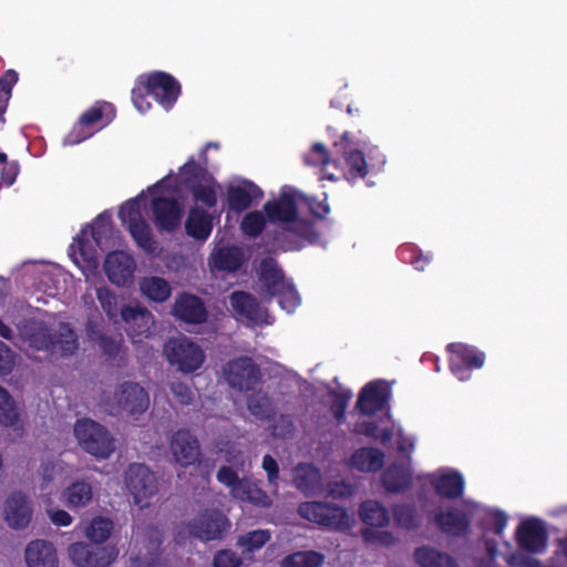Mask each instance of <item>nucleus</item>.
<instances>
[{
  "instance_id": "f257e3e1",
  "label": "nucleus",
  "mask_w": 567,
  "mask_h": 567,
  "mask_svg": "<svg viewBox=\"0 0 567 567\" xmlns=\"http://www.w3.org/2000/svg\"><path fill=\"white\" fill-rule=\"evenodd\" d=\"M392 441L395 452L392 455V494H395L412 486V454L415 451L416 437L392 421Z\"/></svg>"
},
{
  "instance_id": "f03ea898",
  "label": "nucleus",
  "mask_w": 567,
  "mask_h": 567,
  "mask_svg": "<svg viewBox=\"0 0 567 567\" xmlns=\"http://www.w3.org/2000/svg\"><path fill=\"white\" fill-rule=\"evenodd\" d=\"M74 435L79 444L95 457L107 458L115 450L114 439L107 429L92 420L78 421Z\"/></svg>"
},
{
  "instance_id": "7ed1b4c3",
  "label": "nucleus",
  "mask_w": 567,
  "mask_h": 567,
  "mask_svg": "<svg viewBox=\"0 0 567 567\" xmlns=\"http://www.w3.org/2000/svg\"><path fill=\"white\" fill-rule=\"evenodd\" d=\"M115 117L114 106L104 101L95 102L83 112L66 136L70 144H79L89 138L99 128L104 127Z\"/></svg>"
},
{
  "instance_id": "20e7f679",
  "label": "nucleus",
  "mask_w": 567,
  "mask_h": 567,
  "mask_svg": "<svg viewBox=\"0 0 567 567\" xmlns=\"http://www.w3.org/2000/svg\"><path fill=\"white\" fill-rule=\"evenodd\" d=\"M110 414L126 412L131 415L144 413L150 405L147 392L135 382L120 384L112 396L104 400Z\"/></svg>"
},
{
  "instance_id": "39448f33",
  "label": "nucleus",
  "mask_w": 567,
  "mask_h": 567,
  "mask_svg": "<svg viewBox=\"0 0 567 567\" xmlns=\"http://www.w3.org/2000/svg\"><path fill=\"white\" fill-rule=\"evenodd\" d=\"M124 483L141 508L150 505V499L158 492V481L154 472L142 463H132L124 472Z\"/></svg>"
},
{
  "instance_id": "423d86ee",
  "label": "nucleus",
  "mask_w": 567,
  "mask_h": 567,
  "mask_svg": "<svg viewBox=\"0 0 567 567\" xmlns=\"http://www.w3.org/2000/svg\"><path fill=\"white\" fill-rule=\"evenodd\" d=\"M217 480L230 488L233 497L243 502L251 503L264 508L270 507L271 498L259 488L256 483L248 478H239L231 466H221L217 472Z\"/></svg>"
},
{
  "instance_id": "0eeeda50",
  "label": "nucleus",
  "mask_w": 567,
  "mask_h": 567,
  "mask_svg": "<svg viewBox=\"0 0 567 567\" xmlns=\"http://www.w3.org/2000/svg\"><path fill=\"white\" fill-rule=\"evenodd\" d=\"M472 509L458 508L456 506L439 507L427 514V520L442 534L463 538L471 532Z\"/></svg>"
},
{
  "instance_id": "6e6552de",
  "label": "nucleus",
  "mask_w": 567,
  "mask_h": 567,
  "mask_svg": "<svg viewBox=\"0 0 567 567\" xmlns=\"http://www.w3.org/2000/svg\"><path fill=\"white\" fill-rule=\"evenodd\" d=\"M360 519L369 527L364 528L361 534L363 539L373 545L390 544V534L385 530L375 529L384 526L388 520V509L378 501H365L360 505Z\"/></svg>"
},
{
  "instance_id": "1a4fd4ad",
  "label": "nucleus",
  "mask_w": 567,
  "mask_h": 567,
  "mask_svg": "<svg viewBox=\"0 0 567 567\" xmlns=\"http://www.w3.org/2000/svg\"><path fill=\"white\" fill-rule=\"evenodd\" d=\"M298 514L319 525L332 529H344L349 527V517L347 512L339 507L320 502L301 503L298 507Z\"/></svg>"
},
{
  "instance_id": "9d476101",
  "label": "nucleus",
  "mask_w": 567,
  "mask_h": 567,
  "mask_svg": "<svg viewBox=\"0 0 567 567\" xmlns=\"http://www.w3.org/2000/svg\"><path fill=\"white\" fill-rule=\"evenodd\" d=\"M68 553L76 567H109L118 555L114 546H94L86 543L70 545Z\"/></svg>"
},
{
  "instance_id": "9b49d317",
  "label": "nucleus",
  "mask_w": 567,
  "mask_h": 567,
  "mask_svg": "<svg viewBox=\"0 0 567 567\" xmlns=\"http://www.w3.org/2000/svg\"><path fill=\"white\" fill-rule=\"evenodd\" d=\"M226 382L238 391H249L261 378L258 365L251 357H237L230 360L223 370Z\"/></svg>"
},
{
  "instance_id": "f8f14e48",
  "label": "nucleus",
  "mask_w": 567,
  "mask_h": 567,
  "mask_svg": "<svg viewBox=\"0 0 567 567\" xmlns=\"http://www.w3.org/2000/svg\"><path fill=\"white\" fill-rule=\"evenodd\" d=\"M142 76L151 96L165 110H171L182 93L178 81L172 74L163 71H155Z\"/></svg>"
},
{
  "instance_id": "ddd939ff",
  "label": "nucleus",
  "mask_w": 567,
  "mask_h": 567,
  "mask_svg": "<svg viewBox=\"0 0 567 567\" xmlns=\"http://www.w3.org/2000/svg\"><path fill=\"white\" fill-rule=\"evenodd\" d=\"M229 527L227 517L217 509L205 511L188 524L189 534L205 542L220 539Z\"/></svg>"
},
{
  "instance_id": "4468645a",
  "label": "nucleus",
  "mask_w": 567,
  "mask_h": 567,
  "mask_svg": "<svg viewBox=\"0 0 567 567\" xmlns=\"http://www.w3.org/2000/svg\"><path fill=\"white\" fill-rule=\"evenodd\" d=\"M229 303L237 320L246 324H270L268 311L251 293L243 290L231 292Z\"/></svg>"
},
{
  "instance_id": "2eb2a0df",
  "label": "nucleus",
  "mask_w": 567,
  "mask_h": 567,
  "mask_svg": "<svg viewBox=\"0 0 567 567\" xmlns=\"http://www.w3.org/2000/svg\"><path fill=\"white\" fill-rule=\"evenodd\" d=\"M515 539L519 549L529 554H539L547 547L548 533L542 519L529 517L517 526Z\"/></svg>"
},
{
  "instance_id": "dca6fc26",
  "label": "nucleus",
  "mask_w": 567,
  "mask_h": 567,
  "mask_svg": "<svg viewBox=\"0 0 567 567\" xmlns=\"http://www.w3.org/2000/svg\"><path fill=\"white\" fill-rule=\"evenodd\" d=\"M154 224L159 231L173 233L182 221L183 206L174 197L158 196L151 200Z\"/></svg>"
},
{
  "instance_id": "f3484780",
  "label": "nucleus",
  "mask_w": 567,
  "mask_h": 567,
  "mask_svg": "<svg viewBox=\"0 0 567 567\" xmlns=\"http://www.w3.org/2000/svg\"><path fill=\"white\" fill-rule=\"evenodd\" d=\"M172 315L176 320L186 324H202L208 319V311L203 299L185 291L175 297Z\"/></svg>"
},
{
  "instance_id": "a211bd4d",
  "label": "nucleus",
  "mask_w": 567,
  "mask_h": 567,
  "mask_svg": "<svg viewBox=\"0 0 567 567\" xmlns=\"http://www.w3.org/2000/svg\"><path fill=\"white\" fill-rule=\"evenodd\" d=\"M295 190H284L277 199L268 200L264 205V213L272 224L295 221L298 217V204Z\"/></svg>"
},
{
  "instance_id": "6ab92c4d",
  "label": "nucleus",
  "mask_w": 567,
  "mask_h": 567,
  "mask_svg": "<svg viewBox=\"0 0 567 567\" xmlns=\"http://www.w3.org/2000/svg\"><path fill=\"white\" fill-rule=\"evenodd\" d=\"M103 267L112 284L126 286L133 279L136 265L131 255L122 250H115L107 254Z\"/></svg>"
},
{
  "instance_id": "aec40b11",
  "label": "nucleus",
  "mask_w": 567,
  "mask_h": 567,
  "mask_svg": "<svg viewBox=\"0 0 567 567\" xmlns=\"http://www.w3.org/2000/svg\"><path fill=\"white\" fill-rule=\"evenodd\" d=\"M277 239L282 243L285 250H298L302 247L299 240L313 244L319 239V234L312 221L297 217L284 228Z\"/></svg>"
},
{
  "instance_id": "412c9836",
  "label": "nucleus",
  "mask_w": 567,
  "mask_h": 567,
  "mask_svg": "<svg viewBox=\"0 0 567 567\" xmlns=\"http://www.w3.org/2000/svg\"><path fill=\"white\" fill-rule=\"evenodd\" d=\"M32 513L31 502L21 492H13L4 502L3 518L13 529H24L31 522Z\"/></svg>"
},
{
  "instance_id": "4be33fe9",
  "label": "nucleus",
  "mask_w": 567,
  "mask_h": 567,
  "mask_svg": "<svg viewBox=\"0 0 567 567\" xmlns=\"http://www.w3.org/2000/svg\"><path fill=\"white\" fill-rule=\"evenodd\" d=\"M171 452L174 461L183 467L199 461L200 447L198 440L188 431H177L171 440Z\"/></svg>"
},
{
  "instance_id": "5701e85b",
  "label": "nucleus",
  "mask_w": 567,
  "mask_h": 567,
  "mask_svg": "<svg viewBox=\"0 0 567 567\" xmlns=\"http://www.w3.org/2000/svg\"><path fill=\"white\" fill-rule=\"evenodd\" d=\"M262 196L264 192L261 188L250 181H244L238 185H230L226 190L228 210L236 214L243 213Z\"/></svg>"
},
{
  "instance_id": "b1692460",
  "label": "nucleus",
  "mask_w": 567,
  "mask_h": 567,
  "mask_svg": "<svg viewBox=\"0 0 567 567\" xmlns=\"http://www.w3.org/2000/svg\"><path fill=\"white\" fill-rule=\"evenodd\" d=\"M429 482L436 495L446 499H457L464 494L465 481L457 471L435 472L429 475Z\"/></svg>"
},
{
  "instance_id": "393cba45",
  "label": "nucleus",
  "mask_w": 567,
  "mask_h": 567,
  "mask_svg": "<svg viewBox=\"0 0 567 567\" xmlns=\"http://www.w3.org/2000/svg\"><path fill=\"white\" fill-rule=\"evenodd\" d=\"M389 396L385 381L368 383L360 392L355 408L365 415H372L381 411Z\"/></svg>"
},
{
  "instance_id": "a878e982",
  "label": "nucleus",
  "mask_w": 567,
  "mask_h": 567,
  "mask_svg": "<svg viewBox=\"0 0 567 567\" xmlns=\"http://www.w3.org/2000/svg\"><path fill=\"white\" fill-rule=\"evenodd\" d=\"M24 560L27 567H59L53 544L44 539H35L27 545Z\"/></svg>"
},
{
  "instance_id": "bb28decb",
  "label": "nucleus",
  "mask_w": 567,
  "mask_h": 567,
  "mask_svg": "<svg viewBox=\"0 0 567 567\" xmlns=\"http://www.w3.org/2000/svg\"><path fill=\"white\" fill-rule=\"evenodd\" d=\"M293 483L306 496H316L323 491L321 474L310 464H299L295 468Z\"/></svg>"
},
{
  "instance_id": "cd10ccee",
  "label": "nucleus",
  "mask_w": 567,
  "mask_h": 567,
  "mask_svg": "<svg viewBox=\"0 0 567 567\" xmlns=\"http://www.w3.org/2000/svg\"><path fill=\"white\" fill-rule=\"evenodd\" d=\"M259 280L261 282L262 291L269 298H274L275 291L287 282L284 271L279 267L278 262L271 257H266L261 260Z\"/></svg>"
},
{
  "instance_id": "c85d7f7f",
  "label": "nucleus",
  "mask_w": 567,
  "mask_h": 567,
  "mask_svg": "<svg viewBox=\"0 0 567 567\" xmlns=\"http://www.w3.org/2000/svg\"><path fill=\"white\" fill-rule=\"evenodd\" d=\"M120 313L133 337H142L150 331L153 316L146 308L124 306Z\"/></svg>"
},
{
  "instance_id": "c756f323",
  "label": "nucleus",
  "mask_w": 567,
  "mask_h": 567,
  "mask_svg": "<svg viewBox=\"0 0 567 567\" xmlns=\"http://www.w3.org/2000/svg\"><path fill=\"white\" fill-rule=\"evenodd\" d=\"M181 185L187 190L199 186L204 183L214 182L213 175L208 172L207 162L197 163L194 156L179 168Z\"/></svg>"
},
{
  "instance_id": "7c9ffc66",
  "label": "nucleus",
  "mask_w": 567,
  "mask_h": 567,
  "mask_svg": "<svg viewBox=\"0 0 567 567\" xmlns=\"http://www.w3.org/2000/svg\"><path fill=\"white\" fill-rule=\"evenodd\" d=\"M185 230L189 237L205 241L213 230V217L205 209L194 207L188 213Z\"/></svg>"
},
{
  "instance_id": "2f4dec72",
  "label": "nucleus",
  "mask_w": 567,
  "mask_h": 567,
  "mask_svg": "<svg viewBox=\"0 0 567 567\" xmlns=\"http://www.w3.org/2000/svg\"><path fill=\"white\" fill-rule=\"evenodd\" d=\"M85 334L87 340L96 344L103 354H118L121 351V340L104 332L102 322L97 320H87L85 323Z\"/></svg>"
},
{
  "instance_id": "473e14b6",
  "label": "nucleus",
  "mask_w": 567,
  "mask_h": 567,
  "mask_svg": "<svg viewBox=\"0 0 567 567\" xmlns=\"http://www.w3.org/2000/svg\"><path fill=\"white\" fill-rule=\"evenodd\" d=\"M348 133L346 132L342 140H346ZM334 148L337 152H342L343 158L348 167V178L357 179L363 178L368 174V165L365 162L364 154L359 150H346L343 141L336 142Z\"/></svg>"
},
{
  "instance_id": "72a5a7b5",
  "label": "nucleus",
  "mask_w": 567,
  "mask_h": 567,
  "mask_svg": "<svg viewBox=\"0 0 567 567\" xmlns=\"http://www.w3.org/2000/svg\"><path fill=\"white\" fill-rule=\"evenodd\" d=\"M414 559L420 567H460L454 557L430 546L417 547Z\"/></svg>"
},
{
  "instance_id": "f704fd0d",
  "label": "nucleus",
  "mask_w": 567,
  "mask_h": 567,
  "mask_svg": "<svg viewBox=\"0 0 567 567\" xmlns=\"http://www.w3.org/2000/svg\"><path fill=\"white\" fill-rule=\"evenodd\" d=\"M248 411L258 420L269 421L276 415L274 400L264 390H257L247 395Z\"/></svg>"
},
{
  "instance_id": "c9c22d12",
  "label": "nucleus",
  "mask_w": 567,
  "mask_h": 567,
  "mask_svg": "<svg viewBox=\"0 0 567 567\" xmlns=\"http://www.w3.org/2000/svg\"><path fill=\"white\" fill-rule=\"evenodd\" d=\"M63 497L70 508L85 507L93 499L92 484L85 480L74 481L64 489Z\"/></svg>"
},
{
  "instance_id": "e433bc0d",
  "label": "nucleus",
  "mask_w": 567,
  "mask_h": 567,
  "mask_svg": "<svg viewBox=\"0 0 567 567\" xmlns=\"http://www.w3.org/2000/svg\"><path fill=\"white\" fill-rule=\"evenodd\" d=\"M54 347L51 349V354L60 352V354H75L79 348V338L70 323L60 322L54 329Z\"/></svg>"
},
{
  "instance_id": "4c0bfd02",
  "label": "nucleus",
  "mask_w": 567,
  "mask_h": 567,
  "mask_svg": "<svg viewBox=\"0 0 567 567\" xmlns=\"http://www.w3.org/2000/svg\"><path fill=\"white\" fill-rule=\"evenodd\" d=\"M351 463L361 472H375L382 467L384 454L373 447H363L352 455Z\"/></svg>"
},
{
  "instance_id": "58836bf2",
  "label": "nucleus",
  "mask_w": 567,
  "mask_h": 567,
  "mask_svg": "<svg viewBox=\"0 0 567 567\" xmlns=\"http://www.w3.org/2000/svg\"><path fill=\"white\" fill-rule=\"evenodd\" d=\"M142 293L155 302H165L172 293V287L167 280L161 277H145L140 282Z\"/></svg>"
},
{
  "instance_id": "ea45409f",
  "label": "nucleus",
  "mask_w": 567,
  "mask_h": 567,
  "mask_svg": "<svg viewBox=\"0 0 567 567\" xmlns=\"http://www.w3.org/2000/svg\"><path fill=\"white\" fill-rule=\"evenodd\" d=\"M127 229L140 248L148 254L155 251L156 241L154 240L148 223L144 218L133 220L127 225Z\"/></svg>"
},
{
  "instance_id": "a19ab883",
  "label": "nucleus",
  "mask_w": 567,
  "mask_h": 567,
  "mask_svg": "<svg viewBox=\"0 0 567 567\" xmlns=\"http://www.w3.org/2000/svg\"><path fill=\"white\" fill-rule=\"evenodd\" d=\"M392 518L399 527L406 530L417 529L422 524V516L413 504L392 506Z\"/></svg>"
},
{
  "instance_id": "79ce46f5",
  "label": "nucleus",
  "mask_w": 567,
  "mask_h": 567,
  "mask_svg": "<svg viewBox=\"0 0 567 567\" xmlns=\"http://www.w3.org/2000/svg\"><path fill=\"white\" fill-rule=\"evenodd\" d=\"M243 262V252L240 248L235 246L223 247L214 256V266L218 270L234 272L240 269Z\"/></svg>"
},
{
  "instance_id": "37998d69",
  "label": "nucleus",
  "mask_w": 567,
  "mask_h": 567,
  "mask_svg": "<svg viewBox=\"0 0 567 567\" xmlns=\"http://www.w3.org/2000/svg\"><path fill=\"white\" fill-rule=\"evenodd\" d=\"M451 372L464 381L471 377L473 369H478L484 363V357H447Z\"/></svg>"
},
{
  "instance_id": "c03bdc74",
  "label": "nucleus",
  "mask_w": 567,
  "mask_h": 567,
  "mask_svg": "<svg viewBox=\"0 0 567 567\" xmlns=\"http://www.w3.org/2000/svg\"><path fill=\"white\" fill-rule=\"evenodd\" d=\"M29 333L30 346L39 351H50L54 347V330L42 322L34 323Z\"/></svg>"
},
{
  "instance_id": "a18cd8bd",
  "label": "nucleus",
  "mask_w": 567,
  "mask_h": 567,
  "mask_svg": "<svg viewBox=\"0 0 567 567\" xmlns=\"http://www.w3.org/2000/svg\"><path fill=\"white\" fill-rule=\"evenodd\" d=\"M163 354H204V351L196 342L181 334L166 341Z\"/></svg>"
},
{
  "instance_id": "49530a36",
  "label": "nucleus",
  "mask_w": 567,
  "mask_h": 567,
  "mask_svg": "<svg viewBox=\"0 0 567 567\" xmlns=\"http://www.w3.org/2000/svg\"><path fill=\"white\" fill-rule=\"evenodd\" d=\"M267 217L262 212L252 210L247 213L240 221L241 233L249 238L259 237L266 228Z\"/></svg>"
},
{
  "instance_id": "de8ad7c7",
  "label": "nucleus",
  "mask_w": 567,
  "mask_h": 567,
  "mask_svg": "<svg viewBox=\"0 0 567 567\" xmlns=\"http://www.w3.org/2000/svg\"><path fill=\"white\" fill-rule=\"evenodd\" d=\"M19 80L18 73L10 69L0 76V123H4V113L12 95V89Z\"/></svg>"
},
{
  "instance_id": "09e8293b",
  "label": "nucleus",
  "mask_w": 567,
  "mask_h": 567,
  "mask_svg": "<svg viewBox=\"0 0 567 567\" xmlns=\"http://www.w3.org/2000/svg\"><path fill=\"white\" fill-rule=\"evenodd\" d=\"M274 297L278 299L281 309L287 312H293L300 305L301 299L296 287L287 281L282 287L275 291Z\"/></svg>"
},
{
  "instance_id": "8fccbe9b",
  "label": "nucleus",
  "mask_w": 567,
  "mask_h": 567,
  "mask_svg": "<svg viewBox=\"0 0 567 567\" xmlns=\"http://www.w3.org/2000/svg\"><path fill=\"white\" fill-rule=\"evenodd\" d=\"M270 538L268 530L257 529L237 538L236 545L243 548V553H252L260 549Z\"/></svg>"
},
{
  "instance_id": "3c124183",
  "label": "nucleus",
  "mask_w": 567,
  "mask_h": 567,
  "mask_svg": "<svg viewBox=\"0 0 567 567\" xmlns=\"http://www.w3.org/2000/svg\"><path fill=\"white\" fill-rule=\"evenodd\" d=\"M18 419L19 413L13 398L4 388L0 386V424L13 425Z\"/></svg>"
},
{
  "instance_id": "603ef678",
  "label": "nucleus",
  "mask_w": 567,
  "mask_h": 567,
  "mask_svg": "<svg viewBox=\"0 0 567 567\" xmlns=\"http://www.w3.org/2000/svg\"><path fill=\"white\" fill-rule=\"evenodd\" d=\"M323 557L316 551H298L282 561L284 567H319Z\"/></svg>"
},
{
  "instance_id": "864d4df0",
  "label": "nucleus",
  "mask_w": 567,
  "mask_h": 567,
  "mask_svg": "<svg viewBox=\"0 0 567 567\" xmlns=\"http://www.w3.org/2000/svg\"><path fill=\"white\" fill-rule=\"evenodd\" d=\"M112 528V520L104 517H95L86 529V536L94 543H103L109 538Z\"/></svg>"
},
{
  "instance_id": "5fc2aeb1",
  "label": "nucleus",
  "mask_w": 567,
  "mask_h": 567,
  "mask_svg": "<svg viewBox=\"0 0 567 567\" xmlns=\"http://www.w3.org/2000/svg\"><path fill=\"white\" fill-rule=\"evenodd\" d=\"M96 298L110 319H115L118 313L117 297L107 287L96 288Z\"/></svg>"
},
{
  "instance_id": "6e6d98bb",
  "label": "nucleus",
  "mask_w": 567,
  "mask_h": 567,
  "mask_svg": "<svg viewBox=\"0 0 567 567\" xmlns=\"http://www.w3.org/2000/svg\"><path fill=\"white\" fill-rule=\"evenodd\" d=\"M111 229V217L106 213L97 215L94 223L91 225V236L96 246H102L103 240L109 237Z\"/></svg>"
},
{
  "instance_id": "4d7b16f0",
  "label": "nucleus",
  "mask_w": 567,
  "mask_h": 567,
  "mask_svg": "<svg viewBox=\"0 0 567 567\" xmlns=\"http://www.w3.org/2000/svg\"><path fill=\"white\" fill-rule=\"evenodd\" d=\"M216 181L210 183H204L199 186H196L189 192L192 193L195 202L202 203L206 205L208 208L216 206L217 204V194L215 189Z\"/></svg>"
},
{
  "instance_id": "13d9d810",
  "label": "nucleus",
  "mask_w": 567,
  "mask_h": 567,
  "mask_svg": "<svg viewBox=\"0 0 567 567\" xmlns=\"http://www.w3.org/2000/svg\"><path fill=\"white\" fill-rule=\"evenodd\" d=\"M305 162L310 166L324 168L331 162L329 153L322 143H315L310 152L305 156Z\"/></svg>"
},
{
  "instance_id": "bf43d9fd",
  "label": "nucleus",
  "mask_w": 567,
  "mask_h": 567,
  "mask_svg": "<svg viewBox=\"0 0 567 567\" xmlns=\"http://www.w3.org/2000/svg\"><path fill=\"white\" fill-rule=\"evenodd\" d=\"M151 95L144 79L141 75L137 80L136 85L132 89V102L134 106L142 113L151 109V103L147 101V96Z\"/></svg>"
},
{
  "instance_id": "052dcab7",
  "label": "nucleus",
  "mask_w": 567,
  "mask_h": 567,
  "mask_svg": "<svg viewBox=\"0 0 567 567\" xmlns=\"http://www.w3.org/2000/svg\"><path fill=\"white\" fill-rule=\"evenodd\" d=\"M167 359L169 364L182 373H192L204 362V357H167Z\"/></svg>"
},
{
  "instance_id": "680f3d73",
  "label": "nucleus",
  "mask_w": 567,
  "mask_h": 567,
  "mask_svg": "<svg viewBox=\"0 0 567 567\" xmlns=\"http://www.w3.org/2000/svg\"><path fill=\"white\" fill-rule=\"evenodd\" d=\"M241 564V557L230 549L218 550L213 559L214 567H239Z\"/></svg>"
},
{
  "instance_id": "e2e57ef3",
  "label": "nucleus",
  "mask_w": 567,
  "mask_h": 567,
  "mask_svg": "<svg viewBox=\"0 0 567 567\" xmlns=\"http://www.w3.org/2000/svg\"><path fill=\"white\" fill-rule=\"evenodd\" d=\"M118 217L125 221L127 220V225L133 220L142 219L140 203L136 198H131L126 200L118 210Z\"/></svg>"
},
{
  "instance_id": "0e129e2a",
  "label": "nucleus",
  "mask_w": 567,
  "mask_h": 567,
  "mask_svg": "<svg viewBox=\"0 0 567 567\" xmlns=\"http://www.w3.org/2000/svg\"><path fill=\"white\" fill-rule=\"evenodd\" d=\"M355 431L372 437H381L384 443L389 437L388 429H380L374 422H359L355 424Z\"/></svg>"
},
{
  "instance_id": "69168bd1",
  "label": "nucleus",
  "mask_w": 567,
  "mask_h": 567,
  "mask_svg": "<svg viewBox=\"0 0 567 567\" xmlns=\"http://www.w3.org/2000/svg\"><path fill=\"white\" fill-rule=\"evenodd\" d=\"M171 391L176 401L183 405H189L194 401V392L188 385L182 382H173L171 384Z\"/></svg>"
},
{
  "instance_id": "338daca9",
  "label": "nucleus",
  "mask_w": 567,
  "mask_h": 567,
  "mask_svg": "<svg viewBox=\"0 0 567 567\" xmlns=\"http://www.w3.org/2000/svg\"><path fill=\"white\" fill-rule=\"evenodd\" d=\"M486 518L491 520L494 534L502 535L507 526V515L499 509H488L486 511Z\"/></svg>"
},
{
  "instance_id": "774afa93",
  "label": "nucleus",
  "mask_w": 567,
  "mask_h": 567,
  "mask_svg": "<svg viewBox=\"0 0 567 567\" xmlns=\"http://www.w3.org/2000/svg\"><path fill=\"white\" fill-rule=\"evenodd\" d=\"M19 164L16 161L6 163L0 174L1 182L4 186L10 187L14 184L19 174Z\"/></svg>"
}]
</instances>
